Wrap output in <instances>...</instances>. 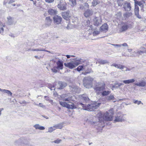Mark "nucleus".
<instances>
[{
    "mask_svg": "<svg viewBox=\"0 0 146 146\" xmlns=\"http://www.w3.org/2000/svg\"><path fill=\"white\" fill-rule=\"evenodd\" d=\"M21 139H19L18 140L16 141H15V145H19L20 144H23V146H29V143L28 142L26 143V140H24V143H23L22 142H21Z\"/></svg>",
    "mask_w": 146,
    "mask_h": 146,
    "instance_id": "f3484780",
    "label": "nucleus"
},
{
    "mask_svg": "<svg viewBox=\"0 0 146 146\" xmlns=\"http://www.w3.org/2000/svg\"><path fill=\"white\" fill-rule=\"evenodd\" d=\"M8 0H5V1L3 3L4 5H5L8 2Z\"/></svg>",
    "mask_w": 146,
    "mask_h": 146,
    "instance_id": "338daca9",
    "label": "nucleus"
},
{
    "mask_svg": "<svg viewBox=\"0 0 146 146\" xmlns=\"http://www.w3.org/2000/svg\"><path fill=\"white\" fill-rule=\"evenodd\" d=\"M8 23L9 25H13L14 23V19L13 18L9 16L7 18Z\"/></svg>",
    "mask_w": 146,
    "mask_h": 146,
    "instance_id": "393cba45",
    "label": "nucleus"
},
{
    "mask_svg": "<svg viewBox=\"0 0 146 146\" xmlns=\"http://www.w3.org/2000/svg\"><path fill=\"white\" fill-rule=\"evenodd\" d=\"M34 104L35 105L37 106H40V107H44V106L42 104V103H40L38 104H36L35 103H34Z\"/></svg>",
    "mask_w": 146,
    "mask_h": 146,
    "instance_id": "8fccbe9b",
    "label": "nucleus"
},
{
    "mask_svg": "<svg viewBox=\"0 0 146 146\" xmlns=\"http://www.w3.org/2000/svg\"><path fill=\"white\" fill-rule=\"evenodd\" d=\"M99 1L97 0H94L92 2V4L93 6H96L99 3Z\"/></svg>",
    "mask_w": 146,
    "mask_h": 146,
    "instance_id": "ea45409f",
    "label": "nucleus"
},
{
    "mask_svg": "<svg viewBox=\"0 0 146 146\" xmlns=\"http://www.w3.org/2000/svg\"><path fill=\"white\" fill-rule=\"evenodd\" d=\"M53 127L54 128H56L57 129H61L62 128V124H59L54 126Z\"/></svg>",
    "mask_w": 146,
    "mask_h": 146,
    "instance_id": "e433bc0d",
    "label": "nucleus"
},
{
    "mask_svg": "<svg viewBox=\"0 0 146 146\" xmlns=\"http://www.w3.org/2000/svg\"><path fill=\"white\" fill-rule=\"evenodd\" d=\"M55 129H54L53 127H51L48 128V132L51 133Z\"/></svg>",
    "mask_w": 146,
    "mask_h": 146,
    "instance_id": "a18cd8bd",
    "label": "nucleus"
},
{
    "mask_svg": "<svg viewBox=\"0 0 146 146\" xmlns=\"http://www.w3.org/2000/svg\"><path fill=\"white\" fill-rule=\"evenodd\" d=\"M42 48L35 49V51H42Z\"/></svg>",
    "mask_w": 146,
    "mask_h": 146,
    "instance_id": "13d9d810",
    "label": "nucleus"
},
{
    "mask_svg": "<svg viewBox=\"0 0 146 146\" xmlns=\"http://www.w3.org/2000/svg\"><path fill=\"white\" fill-rule=\"evenodd\" d=\"M124 120V119L123 116V115H121L115 117L114 122H122Z\"/></svg>",
    "mask_w": 146,
    "mask_h": 146,
    "instance_id": "6ab92c4d",
    "label": "nucleus"
},
{
    "mask_svg": "<svg viewBox=\"0 0 146 146\" xmlns=\"http://www.w3.org/2000/svg\"><path fill=\"white\" fill-rule=\"evenodd\" d=\"M44 98H45V100H47V101H48L49 100V97H48L47 96H44Z\"/></svg>",
    "mask_w": 146,
    "mask_h": 146,
    "instance_id": "680f3d73",
    "label": "nucleus"
},
{
    "mask_svg": "<svg viewBox=\"0 0 146 146\" xmlns=\"http://www.w3.org/2000/svg\"><path fill=\"white\" fill-rule=\"evenodd\" d=\"M80 9L82 10H84L85 9L84 6L82 5H80Z\"/></svg>",
    "mask_w": 146,
    "mask_h": 146,
    "instance_id": "6e6d98bb",
    "label": "nucleus"
},
{
    "mask_svg": "<svg viewBox=\"0 0 146 146\" xmlns=\"http://www.w3.org/2000/svg\"><path fill=\"white\" fill-rule=\"evenodd\" d=\"M48 12V14L51 15H56L57 13V11L56 10L52 9H49Z\"/></svg>",
    "mask_w": 146,
    "mask_h": 146,
    "instance_id": "5701e85b",
    "label": "nucleus"
},
{
    "mask_svg": "<svg viewBox=\"0 0 146 146\" xmlns=\"http://www.w3.org/2000/svg\"><path fill=\"white\" fill-rule=\"evenodd\" d=\"M72 97L66 94H64L61 96V100L63 101L68 102H69L72 99Z\"/></svg>",
    "mask_w": 146,
    "mask_h": 146,
    "instance_id": "9b49d317",
    "label": "nucleus"
},
{
    "mask_svg": "<svg viewBox=\"0 0 146 146\" xmlns=\"http://www.w3.org/2000/svg\"><path fill=\"white\" fill-rule=\"evenodd\" d=\"M61 141V140L59 139H57L56 140H55L54 141L52 142H54L58 144L60 143Z\"/></svg>",
    "mask_w": 146,
    "mask_h": 146,
    "instance_id": "49530a36",
    "label": "nucleus"
},
{
    "mask_svg": "<svg viewBox=\"0 0 146 146\" xmlns=\"http://www.w3.org/2000/svg\"><path fill=\"white\" fill-rule=\"evenodd\" d=\"M52 22V20L50 17H46L45 20V25L48 27L50 26Z\"/></svg>",
    "mask_w": 146,
    "mask_h": 146,
    "instance_id": "412c9836",
    "label": "nucleus"
},
{
    "mask_svg": "<svg viewBox=\"0 0 146 146\" xmlns=\"http://www.w3.org/2000/svg\"><path fill=\"white\" fill-rule=\"evenodd\" d=\"M69 4L72 6H74L76 4V0H69Z\"/></svg>",
    "mask_w": 146,
    "mask_h": 146,
    "instance_id": "473e14b6",
    "label": "nucleus"
},
{
    "mask_svg": "<svg viewBox=\"0 0 146 146\" xmlns=\"http://www.w3.org/2000/svg\"><path fill=\"white\" fill-rule=\"evenodd\" d=\"M83 66H79L76 68L74 69L75 70H77L78 72H80L81 70H82L83 69Z\"/></svg>",
    "mask_w": 146,
    "mask_h": 146,
    "instance_id": "c9c22d12",
    "label": "nucleus"
},
{
    "mask_svg": "<svg viewBox=\"0 0 146 146\" xmlns=\"http://www.w3.org/2000/svg\"><path fill=\"white\" fill-rule=\"evenodd\" d=\"M34 127L36 129L43 130L45 129V128L44 127L40 126L39 124H38L35 125L34 126Z\"/></svg>",
    "mask_w": 146,
    "mask_h": 146,
    "instance_id": "cd10ccee",
    "label": "nucleus"
},
{
    "mask_svg": "<svg viewBox=\"0 0 146 146\" xmlns=\"http://www.w3.org/2000/svg\"><path fill=\"white\" fill-rule=\"evenodd\" d=\"M67 85V83L64 82L59 81L58 83V89H62L64 88Z\"/></svg>",
    "mask_w": 146,
    "mask_h": 146,
    "instance_id": "2eb2a0df",
    "label": "nucleus"
},
{
    "mask_svg": "<svg viewBox=\"0 0 146 146\" xmlns=\"http://www.w3.org/2000/svg\"><path fill=\"white\" fill-rule=\"evenodd\" d=\"M70 87L71 91L74 94L79 93L80 92V89L77 86L72 85L70 86Z\"/></svg>",
    "mask_w": 146,
    "mask_h": 146,
    "instance_id": "9d476101",
    "label": "nucleus"
},
{
    "mask_svg": "<svg viewBox=\"0 0 146 146\" xmlns=\"http://www.w3.org/2000/svg\"><path fill=\"white\" fill-rule=\"evenodd\" d=\"M57 66L56 68L58 70H62L63 68V62L60 60H58L56 62Z\"/></svg>",
    "mask_w": 146,
    "mask_h": 146,
    "instance_id": "dca6fc26",
    "label": "nucleus"
},
{
    "mask_svg": "<svg viewBox=\"0 0 146 146\" xmlns=\"http://www.w3.org/2000/svg\"><path fill=\"white\" fill-rule=\"evenodd\" d=\"M135 14L136 15H138L139 14V11H135Z\"/></svg>",
    "mask_w": 146,
    "mask_h": 146,
    "instance_id": "052dcab7",
    "label": "nucleus"
},
{
    "mask_svg": "<svg viewBox=\"0 0 146 146\" xmlns=\"http://www.w3.org/2000/svg\"><path fill=\"white\" fill-rule=\"evenodd\" d=\"M111 66H114L118 69L121 70H123L124 68H125V66L124 65L120 64H116L115 63H113L111 65ZM125 68H126L125 70V71H130L131 70V69L126 67H125Z\"/></svg>",
    "mask_w": 146,
    "mask_h": 146,
    "instance_id": "1a4fd4ad",
    "label": "nucleus"
},
{
    "mask_svg": "<svg viewBox=\"0 0 146 146\" xmlns=\"http://www.w3.org/2000/svg\"><path fill=\"white\" fill-rule=\"evenodd\" d=\"M98 63L101 64H107L109 63V62L106 60H100L98 61Z\"/></svg>",
    "mask_w": 146,
    "mask_h": 146,
    "instance_id": "7c9ffc66",
    "label": "nucleus"
},
{
    "mask_svg": "<svg viewBox=\"0 0 146 146\" xmlns=\"http://www.w3.org/2000/svg\"><path fill=\"white\" fill-rule=\"evenodd\" d=\"M62 20V18L60 16L58 15H55L53 17L54 22L56 24H59L60 23Z\"/></svg>",
    "mask_w": 146,
    "mask_h": 146,
    "instance_id": "f8f14e48",
    "label": "nucleus"
},
{
    "mask_svg": "<svg viewBox=\"0 0 146 146\" xmlns=\"http://www.w3.org/2000/svg\"><path fill=\"white\" fill-rule=\"evenodd\" d=\"M62 17L66 20H68L70 17L69 13L68 12H63L62 13Z\"/></svg>",
    "mask_w": 146,
    "mask_h": 146,
    "instance_id": "4be33fe9",
    "label": "nucleus"
},
{
    "mask_svg": "<svg viewBox=\"0 0 146 146\" xmlns=\"http://www.w3.org/2000/svg\"><path fill=\"white\" fill-rule=\"evenodd\" d=\"M71 55H66V56L67 57V58H69L71 57Z\"/></svg>",
    "mask_w": 146,
    "mask_h": 146,
    "instance_id": "774afa93",
    "label": "nucleus"
},
{
    "mask_svg": "<svg viewBox=\"0 0 146 146\" xmlns=\"http://www.w3.org/2000/svg\"><path fill=\"white\" fill-rule=\"evenodd\" d=\"M5 26L2 23H0V33H3L4 31V28Z\"/></svg>",
    "mask_w": 146,
    "mask_h": 146,
    "instance_id": "72a5a7b5",
    "label": "nucleus"
},
{
    "mask_svg": "<svg viewBox=\"0 0 146 146\" xmlns=\"http://www.w3.org/2000/svg\"><path fill=\"white\" fill-rule=\"evenodd\" d=\"M15 0H10L9 2V4H10L13 3V2H14L15 1Z\"/></svg>",
    "mask_w": 146,
    "mask_h": 146,
    "instance_id": "0e129e2a",
    "label": "nucleus"
},
{
    "mask_svg": "<svg viewBox=\"0 0 146 146\" xmlns=\"http://www.w3.org/2000/svg\"><path fill=\"white\" fill-rule=\"evenodd\" d=\"M3 92L7 94L10 96H11L12 94L10 91L4 89Z\"/></svg>",
    "mask_w": 146,
    "mask_h": 146,
    "instance_id": "4c0bfd02",
    "label": "nucleus"
},
{
    "mask_svg": "<svg viewBox=\"0 0 146 146\" xmlns=\"http://www.w3.org/2000/svg\"><path fill=\"white\" fill-rule=\"evenodd\" d=\"M3 92L7 94L10 96H11L12 94L10 91L4 89Z\"/></svg>",
    "mask_w": 146,
    "mask_h": 146,
    "instance_id": "58836bf2",
    "label": "nucleus"
},
{
    "mask_svg": "<svg viewBox=\"0 0 146 146\" xmlns=\"http://www.w3.org/2000/svg\"><path fill=\"white\" fill-rule=\"evenodd\" d=\"M105 84L104 82H99L96 83L94 89L98 94H100L105 89Z\"/></svg>",
    "mask_w": 146,
    "mask_h": 146,
    "instance_id": "7ed1b4c3",
    "label": "nucleus"
},
{
    "mask_svg": "<svg viewBox=\"0 0 146 146\" xmlns=\"http://www.w3.org/2000/svg\"><path fill=\"white\" fill-rule=\"evenodd\" d=\"M128 28V26L127 25H123L120 28L119 31L120 32L124 31L126 30Z\"/></svg>",
    "mask_w": 146,
    "mask_h": 146,
    "instance_id": "c85d7f7f",
    "label": "nucleus"
},
{
    "mask_svg": "<svg viewBox=\"0 0 146 146\" xmlns=\"http://www.w3.org/2000/svg\"><path fill=\"white\" fill-rule=\"evenodd\" d=\"M90 22L89 20H87L86 22L85 25L86 26L88 27L90 25Z\"/></svg>",
    "mask_w": 146,
    "mask_h": 146,
    "instance_id": "de8ad7c7",
    "label": "nucleus"
},
{
    "mask_svg": "<svg viewBox=\"0 0 146 146\" xmlns=\"http://www.w3.org/2000/svg\"><path fill=\"white\" fill-rule=\"evenodd\" d=\"M135 81V80L134 79H131L124 80L123 81V82L125 84H129L131 83L134 82Z\"/></svg>",
    "mask_w": 146,
    "mask_h": 146,
    "instance_id": "a878e982",
    "label": "nucleus"
},
{
    "mask_svg": "<svg viewBox=\"0 0 146 146\" xmlns=\"http://www.w3.org/2000/svg\"><path fill=\"white\" fill-rule=\"evenodd\" d=\"M93 13V11L92 10L88 9L84 13V15L85 17H87L92 15Z\"/></svg>",
    "mask_w": 146,
    "mask_h": 146,
    "instance_id": "a211bd4d",
    "label": "nucleus"
},
{
    "mask_svg": "<svg viewBox=\"0 0 146 146\" xmlns=\"http://www.w3.org/2000/svg\"><path fill=\"white\" fill-rule=\"evenodd\" d=\"M93 80V78L90 76L85 78L83 80L84 85L86 88H91L92 85V82Z\"/></svg>",
    "mask_w": 146,
    "mask_h": 146,
    "instance_id": "20e7f679",
    "label": "nucleus"
},
{
    "mask_svg": "<svg viewBox=\"0 0 146 146\" xmlns=\"http://www.w3.org/2000/svg\"><path fill=\"white\" fill-rule=\"evenodd\" d=\"M42 51H45V52H50L49 51L46 50L44 49V48H42Z\"/></svg>",
    "mask_w": 146,
    "mask_h": 146,
    "instance_id": "69168bd1",
    "label": "nucleus"
},
{
    "mask_svg": "<svg viewBox=\"0 0 146 146\" xmlns=\"http://www.w3.org/2000/svg\"><path fill=\"white\" fill-rule=\"evenodd\" d=\"M135 85L139 87L146 86V81L143 80H141L140 82L135 84Z\"/></svg>",
    "mask_w": 146,
    "mask_h": 146,
    "instance_id": "b1692460",
    "label": "nucleus"
},
{
    "mask_svg": "<svg viewBox=\"0 0 146 146\" xmlns=\"http://www.w3.org/2000/svg\"><path fill=\"white\" fill-rule=\"evenodd\" d=\"M66 3L64 0H62L59 2L57 7L58 9L62 11H64L67 9Z\"/></svg>",
    "mask_w": 146,
    "mask_h": 146,
    "instance_id": "0eeeda50",
    "label": "nucleus"
},
{
    "mask_svg": "<svg viewBox=\"0 0 146 146\" xmlns=\"http://www.w3.org/2000/svg\"><path fill=\"white\" fill-rule=\"evenodd\" d=\"M102 22V19L100 17H95L93 19V24L97 27L100 25L101 24Z\"/></svg>",
    "mask_w": 146,
    "mask_h": 146,
    "instance_id": "6e6552de",
    "label": "nucleus"
},
{
    "mask_svg": "<svg viewBox=\"0 0 146 146\" xmlns=\"http://www.w3.org/2000/svg\"><path fill=\"white\" fill-rule=\"evenodd\" d=\"M56 68V67H54L53 68H52L51 70L53 72L56 73L58 72V70Z\"/></svg>",
    "mask_w": 146,
    "mask_h": 146,
    "instance_id": "09e8293b",
    "label": "nucleus"
},
{
    "mask_svg": "<svg viewBox=\"0 0 146 146\" xmlns=\"http://www.w3.org/2000/svg\"><path fill=\"white\" fill-rule=\"evenodd\" d=\"M137 5L139 6H143L142 4L140 2H137Z\"/></svg>",
    "mask_w": 146,
    "mask_h": 146,
    "instance_id": "e2e57ef3",
    "label": "nucleus"
},
{
    "mask_svg": "<svg viewBox=\"0 0 146 146\" xmlns=\"http://www.w3.org/2000/svg\"><path fill=\"white\" fill-rule=\"evenodd\" d=\"M123 7L125 11H129L131 10V7L130 4L126 1L123 4Z\"/></svg>",
    "mask_w": 146,
    "mask_h": 146,
    "instance_id": "4468645a",
    "label": "nucleus"
},
{
    "mask_svg": "<svg viewBox=\"0 0 146 146\" xmlns=\"http://www.w3.org/2000/svg\"><path fill=\"white\" fill-rule=\"evenodd\" d=\"M84 6V7H86L87 8L88 7H89V5L87 3H85Z\"/></svg>",
    "mask_w": 146,
    "mask_h": 146,
    "instance_id": "bf43d9fd",
    "label": "nucleus"
},
{
    "mask_svg": "<svg viewBox=\"0 0 146 146\" xmlns=\"http://www.w3.org/2000/svg\"><path fill=\"white\" fill-rule=\"evenodd\" d=\"M101 119V118L100 117L99 119V121L97 122L96 124L98 125L99 127H102L104 126V121H100Z\"/></svg>",
    "mask_w": 146,
    "mask_h": 146,
    "instance_id": "bb28decb",
    "label": "nucleus"
},
{
    "mask_svg": "<svg viewBox=\"0 0 146 146\" xmlns=\"http://www.w3.org/2000/svg\"><path fill=\"white\" fill-rule=\"evenodd\" d=\"M93 26L92 25H91L89 27V28L88 29V32H90L91 30V31H93L94 29L93 28Z\"/></svg>",
    "mask_w": 146,
    "mask_h": 146,
    "instance_id": "3c124183",
    "label": "nucleus"
},
{
    "mask_svg": "<svg viewBox=\"0 0 146 146\" xmlns=\"http://www.w3.org/2000/svg\"><path fill=\"white\" fill-rule=\"evenodd\" d=\"M45 1L48 3H50L54 2V0H45Z\"/></svg>",
    "mask_w": 146,
    "mask_h": 146,
    "instance_id": "603ef678",
    "label": "nucleus"
},
{
    "mask_svg": "<svg viewBox=\"0 0 146 146\" xmlns=\"http://www.w3.org/2000/svg\"><path fill=\"white\" fill-rule=\"evenodd\" d=\"M120 45H121V46H125V47L128 46V45L126 43H124L122 44H120Z\"/></svg>",
    "mask_w": 146,
    "mask_h": 146,
    "instance_id": "5fc2aeb1",
    "label": "nucleus"
},
{
    "mask_svg": "<svg viewBox=\"0 0 146 146\" xmlns=\"http://www.w3.org/2000/svg\"><path fill=\"white\" fill-rule=\"evenodd\" d=\"M81 59L79 58H76L73 59V60L71 61L70 62L64 63V65L66 67L70 69L75 68L76 66L80 64Z\"/></svg>",
    "mask_w": 146,
    "mask_h": 146,
    "instance_id": "f03ea898",
    "label": "nucleus"
},
{
    "mask_svg": "<svg viewBox=\"0 0 146 146\" xmlns=\"http://www.w3.org/2000/svg\"><path fill=\"white\" fill-rule=\"evenodd\" d=\"M59 103L62 106L68 109H73L76 108V106L73 103H72L71 104H68L65 102L62 101H60Z\"/></svg>",
    "mask_w": 146,
    "mask_h": 146,
    "instance_id": "423d86ee",
    "label": "nucleus"
},
{
    "mask_svg": "<svg viewBox=\"0 0 146 146\" xmlns=\"http://www.w3.org/2000/svg\"><path fill=\"white\" fill-rule=\"evenodd\" d=\"M108 26L106 23L102 25L100 28V30L102 31L107 32L108 30Z\"/></svg>",
    "mask_w": 146,
    "mask_h": 146,
    "instance_id": "aec40b11",
    "label": "nucleus"
},
{
    "mask_svg": "<svg viewBox=\"0 0 146 146\" xmlns=\"http://www.w3.org/2000/svg\"><path fill=\"white\" fill-rule=\"evenodd\" d=\"M132 15V14L131 12H127L126 13H125L123 14V16L124 17L127 18L131 16Z\"/></svg>",
    "mask_w": 146,
    "mask_h": 146,
    "instance_id": "f704fd0d",
    "label": "nucleus"
},
{
    "mask_svg": "<svg viewBox=\"0 0 146 146\" xmlns=\"http://www.w3.org/2000/svg\"><path fill=\"white\" fill-rule=\"evenodd\" d=\"M135 11H139V7L137 5H135Z\"/></svg>",
    "mask_w": 146,
    "mask_h": 146,
    "instance_id": "4d7b16f0",
    "label": "nucleus"
},
{
    "mask_svg": "<svg viewBox=\"0 0 146 146\" xmlns=\"http://www.w3.org/2000/svg\"><path fill=\"white\" fill-rule=\"evenodd\" d=\"M109 112L105 113L103 117V119L107 121H110L112 120L113 114V109L112 108L109 110Z\"/></svg>",
    "mask_w": 146,
    "mask_h": 146,
    "instance_id": "39448f33",
    "label": "nucleus"
},
{
    "mask_svg": "<svg viewBox=\"0 0 146 146\" xmlns=\"http://www.w3.org/2000/svg\"><path fill=\"white\" fill-rule=\"evenodd\" d=\"M100 31H94L93 32V35L94 36H96L100 34Z\"/></svg>",
    "mask_w": 146,
    "mask_h": 146,
    "instance_id": "c03bdc74",
    "label": "nucleus"
},
{
    "mask_svg": "<svg viewBox=\"0 0 146 146\" xmlns=\"http://www.w3.org/2000/svg\"><path fill=\"white\" fill-rule=\"evenodd\" d=\"M112 45L113 46H114L115 47H121V45L120 44H112Z\"/></svg>",
    "mask_w": 146,
    "mask_h": 146,
    "instance_id": "864d4df0",
    "label": "nucleus"
},
{
    "mask_svg": "<svg viewBox=\"0 0 146 146\" xmlns=\"http://www.w3.org/2000/svg\"><path fill=\"white\" fill-rule=\"evenodd\" d=\"M100 104V103H97L95 102L88 105H85L80 103L78 104V105L79 106L82 107L84 110L89 111H92L97 109Z\"/></svg>",
    "mask_w": 146,
    "mask_h": 146,
    "instance_id": "f257e3e1",
    "label": "nucleus"
},
{
    "mask_svg": "<svg viewBox=\"0 0 146 146\" xmlns=\"http://www.w3.org/2000/svg\"><path fill=\"white\" fill-rule=\"evenodd\" d=\"M114 99V98L113 95H110L109 96H107L106 98V100L108 101H113Z\"/></svg>",
    "mask_w": 146,
    "mask_h": 146,
    "instance_id": "c756f323",
    "label": "nucleus"
},
{
    "mask_svg": "<svg viewBox=\"0 0 146 146\" xmlns=\"http://www.w3.org/2000/svg\"><path fill=\"white\" fill-rule=\"evenodd\" d=\"M134 53L136 54L137 55H140L144 53H145V52L143 51H137V52H134Z\"/></svg>",
    "mask_w": 146,
    "mask_h": 146,
    "instance_id": "79ce46f5",
    "label": "nucleus"
},
{
    "mask_svg": "<svg viewBox=\"0 0 146 146\" xmlns=\"http://www.w3.org/2000/svg\"><path fill=\"white\" fill-rule=\"evenodd\" d=\"M117 3L119 6H121L123 5V1L122 0H117Z\"/></svg>",
    "mask_w": 146,
    "mask_h": 146,
    "instance_id": "37998d69",
    "label": "nucleus"
},
{
    "mask_svg": "<svg viewBox=\"0 0 146 146\" xmlns=\"http://www.w3.org/2000/svg\"><path fill=\"white\" fill-rule=\"evenodd\" d=\"M133 102L135 104H137V105H139L141 103V102L140 101H138V100H135L134 99L133 100Z\"/></svg>",
    "mask_w": 146,
    "mask_h": 146,
    "instance_id": "a19ab883",
    "label": "nucleus"
},
{
    "mask_svg": "<svg viewBox=\"0 0 146 146\" xmlns=\"http://www.w3.org/2000/svg\"><path fill=\"white\" fill-rule=\"evenodd\" d=\"M81 100L83 102H87L89 101L90 99L86 94H83L80 96Z\"/></svg>",
    "mask_w": 146,
    "mask_h": 146,
    "instance_id": "ddd939ff",
    "label": "nucleus"
},
{
    "mask_svg": "<svg viewBox=\"0 0 146 146\" xmlns=\"http://www.w3.org/2000/svg\"><path fill=\"white\" fill-rule=\"evenodd\" d=\"M110 92L108 91H103L102 92H101L102 95L103 96H105L108 95L110 94Z\"/></svg>",
    "mask_w": 146,
    "mask_h": 146,
    "instance_id": "2f4dec72",
    "label": "nucleus"
}]
</instances>
